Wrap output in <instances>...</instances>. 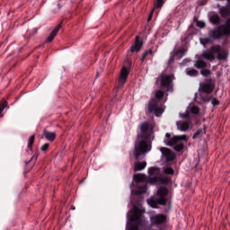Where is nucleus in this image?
<instances>
[{
    "label": "nucleus",
    "mask_w": 230,
    "mask_h": 230,
    "mask_svg": "<svg viewBox=\"0 0 230 230\" xmlns=\"http://www.w3.org/2000/svg\"><path fill=\"white\" fill-rule=\"evenodd\" d=\"M152 136H154V126L146 121L140 125V131L137 133L135 142L133 155L136 159L134 172H141L146 168V162H139V157L152 150Z\"/></svg>",
    "instance_id": "nucleus-1"
},
{
    "label": "nucleus",
    "mask_w": 230,
    "mask_h": 230,
    "mask_svg": "<svg viewBox=\"0 0 230 230\" xmlns=\"http://www.w3.org/2000/svg\"><path fill=\"white\" fill-rule=\"evenodd\" d=\"M227 50L220 45L211 46L209 50H206L201 55L202 58L209 60V62H213L215 58H217V60H227Z\"/></svg>",
    "instance_id": "nucleus-2"
},
{
    "label": "nucleus",
    "mask_w": 230,
    "mask_h": 230,
    "mask_svg": "<svg viewBox=\"0 0 230 230\" xmlns=\"http://www.w3.org/2000/svg\"><path fill=\"white\" fill-rule=\"evenodd\" d=\"M143 213H145L144 208H139L137 207H134L133 213L129 217V222H134V224L128 225V230H139V226L143 227L145 226V221H143Z\"/></svg>",
    "instance_id": "nucleus-3"
},
{
    "label": "nucleus",
    "mask_w": 230,
    "mask_h": 230,
    "mask_svg": "<svg viewBox=\"0 0 230 230\" xmlns=\"http://www.w3.org/2000/svg\"><path fill=\"white\" fill-rule=\"evenodd\" d=\"M165 137V145L167 146H174L173 149L175 152H182V150H184V144H177L179 141H188V137H186V135L174 136L172 137L170 133H166Z\"/></svg>",
    "instance_id": "nucleus-4"
},
{
    "label": "nucleus",
    "mask_w": 230,
    "mask_h": 230,
    "mask_svg": "<svg viewBox=\"0 0 230 230\" xmlns=\"http://www.w3.org/2000/svg\"><path fill=\"white\" fill-rule=\"evenodd\" d=\"M208 35L212 40H221L224 37H227L226 33H224V29L219 25L215 29H208Z\"/></svg>",
    "instance_id": "nucleus-5"
},
{
    "label": "nucleus",
    "mask_w": 230,
    "mask_h": 230,
    "mask_svg": "<svg viewBox=\"0 0 230 230\" xmlns=\"http://www.w3.org/2000/svg\"><path fill=\"white\" fill-rule=\"evenodd\" d=\"M215 91V80L207 79L205 82L199 84V93H205L206 94H211Z\"/></svg>",
    "instance_id": "nucleus-6"
},
{
    "label": "nucleus",
    "mask_w": 230,
    "mask_h": 230,
    "mask_svg": "<svg viewBox=\"0 0 230 230\" xmlns=\"http://www.w3.org/2000/svg\"><path fill=\"white\" fill-rule=\"evenodd\" d=\"M128 75H130V68H127V66H122L119 78V84H120V85H125L127 80L128 79Z\"/></svg>",
    "instance_id": "nucleus-7"
},
{
    "label": "nucleus",
    "mask_w": 230,
    "mask_h": 230,
    "mask_svg": "<svg viewBox=\"0 0 230 230\" xmlns=\"http://www.w3.org/2000/svg\"><path fill=\"white\" fill-rule=\"evenodd\" d=\"M141 48H143V40L139 38V36H136L134 44L129 48L130 53H139L141 51Z\"/></svg>",
    "instance_id": "nucleus-8"
},
{
    "label": "nucleus",
    "mask_w": 230,
    "mask_h": 230,
    "mask_svg": "<svg viewBox=\"0 0 230 230\" xmlns=\"http://www.w3.org/2000/svg\"><path fill=\"white\" fill-rule=\"evenodd\" d=\"M160 151L163 154V156L165 157L167 163H172L175 159V154L170 150L168 147H161Z\"/></svg>",
    "instance_id": "nucleus-9"
},
{
    "label": "nucleus",
    "mask_w": 230,
    "mask_h": 230,
    "mask_svg": "<svg viewBox=\"0 0 230 230\" xmlns=\"http://www.w3.org/2000/svg\"><path fill=\"white\" fill-rule=\"evenodd\" d=\"M166 198L164 197H161L159 196V198H156V199H151L149 200V204L153 207V208H157V204L159 206H166Z\"/></svg>",
    "instance_id": "nucleus-10"
},
{
    "label": "nucleus",
    "mask_w": 230,
    "mask_h": 230,
    "mask_svg": "<svg viewBox=\"0 0 230 230\" xmlns=\"http://www.w3.org/2000/svg\"><path fill=\"white\" fill-rule=\"evenodd\" d=\"M153 224L156 226H161V224H164L166 222V216L163 214H158L152 218Z\"/></svg>",
    "instance_id": "nucleus-11"
},
{
    "label": "nucleus",
    "mask_w": 230,
    "mask_h": 230,
    "mask_svg": "<svg viewBox=\"0 0 230 230\" xmlns=\"http://www.w3.org/2000/svg\"><path fill=\"white\" fill-rule=\"evenodd\" d=\"M209 22L214 26H220V22H222V19L217 13L209 14Z\"/></svg>",
    "instance_id": "nucleus-12"
},
{
    "label": "nucleus",
    "mask_w": 230,
    "mask_h": 230,
    "mask_svg": "<svg viewBox=\"0 0 230 230\" xmlns=\"http://www.w3.org/2000/svg\"><path fill=\"white\" fill-rule=\"evenodd\" d=\"M60 28H62V23H59L49 35L47 38V42H53L55 37H57L58 31H60Z\"/></svg>",
    "instance_id": "nucleus-13"
},
{
    "label": "nucleus",
    "mask_w": 230,
    "mask_h": 230,
    "mask_svg": "<svg viewBox=\"0 0 230 230\" xmlns=\"http://www.w3.org/2000/svg\"><path fill=\"white\" fill-rule=\"evenodd\" d=\"M43 136L47 141L53 142V141H55V139H57V133L51 132L48 129L43 130Z\"/></svg>",
    "instance_id": "nucleus-14"
},
{
    "label": "nucleus",
    "mask_w": 230,
    "mask_h": 230,
    "mask_svg": "<svg viewBox=\"0 0 230 230\" xmlns=\"http://www.w3.org/2000/svg\"><path fill=\"white\" fill-rule=\"evenodd\" d=\"M170 84H172L171 75H166L161 76V87H169Z\"/></svg>",
    "instance_id": "nucleus-15"
},
{
    "label": "nucleus",
    "mask_w": 230,
    "mask_h": 230,
    "mask_svg": "<svg viewBox=\"0 0 230 230\" xmlns=\"http://www.w3.org/2000/svg\"><path fill=\"white\" fill-rule=\"evenodd\" d=\"M157 106V100L151 99L148 103V112L152 114V112H155V111L158 108Z\"/></svg>",
    "instance_id": "nucleus-16"
},
{
    "label": "nucleus",
    "mask_w": 230,
    "mask_h": 230,
    "mask_svg": "<svg viewBox=\"0 0 230 230\" xmlns=\"http://www.w3.org/2000/svg\"><path fill=\"white\" fill-rule=\"evenodd\" d=\"M194 67H196L197 69H206V67H208V63L202 59H198L196 60L195 64H194Z\"/></svg>",
    "instance_id": "nucleus-17"
},
{
    "label": "nucleus",
    "mask_w": 230,
    "mask_h": 230,
    "mask_svg": "<svg viewBox=\"0 0 230 230\" xmlns=\"http://www.w3.org/2000/svg\"><path fill=\"white\" fill-rule=\"evenodd\" d=\"M133 181H136L137 184H139V182H145V181H146V175L136 173L133 175Z\"/></svg>",
    "instance_id": "nucleus-18"
},
{
    "label": "nucleus",
    "mask_w": 230,
    "mask_h": 230,
    "mask_svg": "<svg viewBox=\"0 0 230 230\" xmlns=\"http://www.w3.org/2000/svg\"><path fill=\"white\" fill-rule=\"evenodd\" d=\"M223 32L226 34V37H229L230 35V18L226 20V23L223 25H220Z\"/></svg>",
    "instance_id": "nucleus-19"
},
{
    "label": "nucleus",
    "mask_w": 230,
    "mask_h": 230,
    "mask_svg": "<svg viewBox=\"0 0 230 230\" xmlns=\"http://www.w3.org/2000/svg\"><path fill=\"white\" fill-rule=\"evenodd\" d=\"M156 195L158 197L166 198V196L168 195V188H166V187H160V188H158Z\"/></svg>",
    "instance_id": "nucleus-20"
},
{
    "label": "nucleus",
    "mask_w": 230,
    "mask_h": 230,
    "mask_svg": "<svg viewBox=\"0 0 230 230\" xmlns=\"http://www.w3.org/2000/svg\"><path fill=\"white\" fill-rule=\"evenodd\" d=\"M199 42L204 48H207L208 44H213V40L208 36V38L199 39Z\"/></svg>",
    "instance_id": "nucleus-21"
},
{
    "label": "nucleus",
    "mask_w": 230,
    "mask_h": 230,
    "mask_svg": "<svg viewBox=\"0 0 230 230\" xmlns=\"http://www.w3.org/2000/svg\"><path fill=\"white\" fill-rule=\"evenodd\" d=\"M178 128L181 130V132H186L190 128V122L188 121H183L180 125L177 124Z\"/></svg>",
    "instance_id": "nucleus-22"
},
{
    "label": "nucleus",
    "mask_w": 230,
    "mask_h": 230,
    "mask_svg": "<svg viewBox=\"0 0 230 230\" xmlns=\"http://www.w3.org/2000/svg\"><path fill=\"white\" fill-rule=\"evenodd\" d=\"M8 107V102H6L4 99H3L0 102V118H3V111Z\"/></svg>",
    "instance_id": "nucleus-23"
},
{
    "label": "nucleus",
    "mask_w": 230,
    "mask_h": 230,
    "mask_svg": "<svg viewBox=\"0 0 230 230\" xmlns=\"http://www.w3.org/2000/svg\"><path fill=\"white\" fill-rule=\"evenodd\" d=\"M146 185L138 186L137 190L135 191L136 195H143V193H146Z\"/></svg>",
    "instance_id": "nucleus-24"
},
{
    "label": "nucleus",
    "mask_w": 230,
    "mask_h": 230,
    "mask_svg": "<svg viewBox=\"0 0 230 230\" xmlns=\"http://www.w3.org/2000/svg\"><path fill=\"white\" fill-rule=\"evenodd\" d=\"M186 53V49H180L176 52H174V57H178L179 58H182Z\"/></svg>",
    "instance_id": "nucleus-25"
},
{
    "label": "nucleus",
    "mask_w": 230,
    "mask_h": 230,
    "mask_svg": "<svg viewBox=\"0 0 230 230\" xmlns=\"http://www.w3.org/2000/svg\"><path fill=\"white\" fill-rule=\"evenodd\" d=\"M149 55H154V51H152V49L146 50V51H145V52L143 53L142 58H141V59H140L141 62H142V64H143V62H145V60H146V58H147V57H148Z\"/></svg>",
    "instance_id": "nucleus-26"
},
{
    "label": "nucleus",
    "mask_w": 230,
    "mask_h": 230,
    "mask_svg": "<svg viewBox=\"0 0 230 230\" xmlns=\"http://www.w3.org/2000/svg\"><path fill=\"white\" fill-rule=\"evenodd\" d=\"M33 143H35V135H32L29 137L28 148H30V150H32Z\"/></svg>",
    "instance_id": "nucleus-27"
},
{
    "label": "nucleus",
    "mask_w": 230,
    "mask_h": 230,
    "mask_svg": "<svg viewBox=\"0 0 230 230\" xmlns=\"http://www.w3.org/2000/svg\"><path fill=\"white\" fill-rule=\"evenodd\" d=\"M208 94L209 93H206L204 92H201L199 94L202 102H204L205 103H208L209 102V96H208Z\"/></svg>",
    "instance_id": "nucleus-28"
},
{
    "label": "nucleus",
    "mask_w": 230,
    "mask_h": 230,
    "mask_svg": "<svg viewBox=\"0 0 230 230\" xmlns=\"http://www.w3.org/2000/svg\"><path fill=\"white\" fill-rule=\"evenodd\" d=\"M187 75L189 76H199V71L194 68H191L187 70Z\"/></svg>",
    "instance_id": "nucleus-29"
},
{
    "label": "nucleus",
    "mask_w": 230,
    "mask_h": 230,
    "mask_svg": "<svg viewBox=\"0 0 230 230\" xmlns=\"http://www.w3.org/2000/svg\"><path fill=\"white\" fill-rule=\"evenodd\" d=\"M164 172L165 175H173V173H175V171L172 167H165L164 169Z\"/></svg>",
    "instance_id": "nucleus-30"
},
{
    "label": "nucleus",
    "mask_w": 230,
    "mask_h": 230,
    "mask_svg": "<svg viewBox=\"0 0 230 230\" xmlns=\"http://www.w3.org/2000/svg\"><path fill=\"white\" fill-rule=\"evenodd\" d=\"M200 75H202V76H205V78H208V76H211V71L203 68L200 70Z\"/></svg>",
    "instance_id": "nucleus-31"
},
{
    "label": "nucleus",
    "mask_w": 230,
    "mask_h": 230,
    "mask_svg": "<svg viewBox=\"0 0 230 230\" xmlns=\"http://www.w3.org/2000/svg\"><path fill=\"white\" fill-rule=\"evenodd\" d=\"M164 97V92L158 90L155 93V98L156 100H163V98Z\"/></svg>",
    "instance_id": "nucleus-32"
},
{
    "label": "nucleus",
    "mask_w": 230,
    "mask_h": 230,
    "mask_svg": "<svg viewBox=\"0 0 230 230\" xmlns=\"http://www.w3.org/2000/svg\"><path fill=\"white\" fill-rule=\"evenodd\" d=\"M194 21H196V24L198 26V28H206V22L203 21H199L197 20V18H194Z\"/></svg>",
    "instance_id": "nucleus-33"
},
{
    "label": "nucleus",
    "mask_w": 230,
    "mask_h": 230,
    "mask_svg": "<svg viewBox=\"0 0 230 230\" xmlns=\"http://www.w3.org/2000/svg\"><path fill=\"white\" fill-rule=\"evenodd\" d=\"M190 112H191V114H199V112H200V108H199V106H192L191 108H190Z\"/></svg>",
    "instance_id": "nucleus-34"
},
{
    "label": "nucleus",
    "mask_w": 230,
    "mask_h": 230,
    "mask_svg": "<svg viewBox=\"0 0 230 230\" xmlns=\"http://www.w3.org/2000/svg\"><path fill=\"white\" fill-rule=\"evenodd\" d=\"M155 113V115L159 118V116H161V114H163L164 112V110H163L162 107H158L155 111H153Z\"/></svg>",
    "instance_id": "nucleus-35"
},
{
    "label": "nucleus",
    "mask_w": 230,
    "mask_h": 230,
    "mask_svg": "<svg viewBox=\"0 0 230 230\" xmlns=\"http://www.w3.org/2000/svg\"><path fill=\"white\" fill-rule=\"evenodd\" d=\"M163 4H164V0H156L155 8H163Z\"/></svg>",
    "instance_id": "nucleus-36"
},
{
    "label": "nucleus",
    "mask_w": 230,
    "mask_h": 230,
    "mask_svg": "<svg viewBox=\"0 0 230 230\" xmlns=\"http://www.w3.org/2000/svg\"><path fill=\"white\" fill-rule=\"evenodd\" d=\"M37 159H39V154H35L30 161L26 162V164H30V163H37Z\"/></svg>",
    "instance_id": "nucleus-37"
},
{
    "label": "nucleus",
    "mask_w": 230,
    "mask_h": 230,
    "mask_svg": "<svg viewBox=\"0 0 230 230\" xmlns=\"http://www.w3.org/2000/svg\"><path fill=\"white\" fill-rule=\"evenodd\" d=\"M203 130L202 128H199L192 136V139H197L200 134H202Z\"/></svg>",
    "instance_id": "nucleus-38"
},
{
    "label": "nucleus",
    "mask_w": 230,
    "mask_h": 230,
    "mask_svg": "<svg viewBox=\"0 0 230 230\" xmlns=\"http://www.w3.org/2000/svg\"><path fill=\"white\" fill-rule=\"evenodd\" d=\"M160 181L162 182V184H170V179H168L167 177L160 178Z\"/></svg>",
    "instance_id": "nucleus-39"
},
{
    "label": "nucleus",
    "mask_w": 230,
    "mask_h": 230,
    "mask_svg": "<svg viewBox=\"0 0 230 230\" xmlns=\"http://www.w3.org/2000/svg\"><path fill=\"white\" fill-rule=\"evenodd\" d=\"M211 103L213 107H217V105H220V101L218 99L214 98L212 99Z\"/></svg>",
    "instance_id": "nucleus-40"
},
{
    "label": "nucleus",
    "mask_w": 230,
    "mask_h": 230,
    "mask_svg": "<svg viewBox=\"0 0 230 230\" xmlns=\"http://www.w3.org/2000/svg\"><path fill=\"white\" fill-rule=\"evenodd\" d=\"M48 148H49V144L46 143L41 146L40 150L41 152H48Z\"/></svg>",
    "instance_id": "nucleus-41"
},
{
    "label": "nucleus",
    "mask_w": 230,
    "mask_h": 230,
    "mask_svg": "<svg viewBox=\"0 0 230 230\" xmlns=\"http://www.w3.org/2000/svg\"><path fill=\"white\" fill-rule=\"evenodd\" d=\"M148 173H149V175H154V174L155 173V168L151 167V168L148 170Z\"/></svg>",
    "instance_id": "nucleus-42"
},
{
    "label": "nucleus",
    "mask_w": 230,
    "mask_h": 230,
    "mask_svg": "<svg viewBox=\"0 0 230 230\" xmlns=\"http://www.w3.org/2000/svg\"><path fill=\"white\" fill-rule=\"evenodd\" d=\"M151 182H157V177H154L151 179Z\"/></svg>",
    "instance_id": "nucleus-43"
},
{
    "label": "nucleus",
    "mask_w": 230,
    "mask_h": 230,
    "mask_svg": "<svg viewBox=\"0 0 230 230\" xmlns=\"http://www.w3.org/2000/svg\"><path fill=\"white\" fill-rule=\"evenodd\" d=\"M148 22H150V21H152V13H151V15H149V17H148V20H147Z\"/></svg>",
    "instance_id": "nucleus-44"
},
{
    "label": "nucleus",
    "mask_w": 230,
    "mask_h": 230,
    "mask_svg": "<svg viewBox=\"0 0 230 230\" xmlns=\"http://www.w3.org/2000/svg\"><path fill=\"white\" fill-rule=\"evenodd\" d=\"M194 100H197V93H195V97H194Z\"/></svg>",
    "instance_id": "nucleus-45"
},
{
    "label": "nucleus",
    "mask_w": 230,
    "mask_h": 230,
    "mask_svg": "<svg viewBox=\"0 0 230 230\" xmlns=\"http://www.w3.org/2000/svg\"><path fill=\"white\" fill-rule=\"evenodd\" d=\"M34 31H35V33H37V31H38V29H34Z\"/></svg>",
    "instance_id": "nucleus-46"
},
{
    "label": "nucleus",
    "mask_w": 230,
    "mask_h": 230,
    "mask_svg": "<svg viewBox=\"0 0 230 230\" xmlns=\"http://www.w3.org/2000/svg\"><path fill=\"white\" fill-rule=\"evenodd\" d=\"M58 9L60 10V4H58Z\"/></svg>",
    "instance_id": "nucleus-47"
},
{
    "label": "nucleus",
    "mask_w": 230,
    "mask_h": 230,
    "mask_svg": "<svg viewBox=\"0 0 230 230\" xmlns=\"http://www.w3.org/2000/svg\"><path fill=\"white\" fill-rule=\"evenodd\" d=\"M170 165V164H166V166H169Z\"/></svg>",
    "instance_id": "nucleus-48"
}]
</instances>
